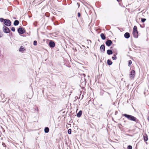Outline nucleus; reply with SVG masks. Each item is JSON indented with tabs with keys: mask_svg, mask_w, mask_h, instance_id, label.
I'll list each match as a JSON object with an SVG mask.
<instances>
[{
	"mask_svg": "<svg viewBox=\"0 0 149 149\" xmlns=\"http://www.w3.org/2000/svg\"><path fill=\"white\" fill-rule=\"evenodd\" d=\"M100 49L102 52H104L105 49L104 45H101L100 47Z\"/></svg>",
	"mask_w": 149,
	"mask_h": 149,
	"instance_id": "obj_8",
	"label": "nucleus"
},
{
	"mask_svg": "<svg viewBox=\"0 0 149 149\" xmlns=\"http://www.w3.org/2000/svg\"><path fill=\"white\" fill-rule=\"evenodd\" d=\"M133 34L135 38H137L138 37V32L137 31H133Z\"/></svg>",
	"mask_w": 149,
	"mask_h": 149,
	"instance_id": "obj_6",
	"label": "nucleus"
},
{
	"mask_svg": "<svg viewBox=\"0 0 149 149\" xmlns=\"http://www.w3.org/2000/svg\"><path fill=\"white\" fill-rule=\"evenodd\" d=\"M11 30L13 31V32H14L15 31V28L14 27H12L11 29Z\"/></svg>",
	"mask_w": 149,
	"mask_h": 149,
	"instance_id": "obj_27",
	"label": "nucleus"
},
{
	"mask_svg": "<svg viewBox=\"0 0 149 149\" xmlns=\"http://www.w3.org/2000/svg\"><path fill=\"white\" fill-rule=\"evenodd\" d=\"M77 4L78 5V7H79V4L78 3H77Z\"/></svg>",
	"mask_w": 149,
	"mask_h": 149,
	"instance_id": "obj_30",
	"label": "nucleus"
},
{
	"mask_svg": "<svg viewBox=\"0 0 149 149\" xmlns=\"http://www.w3.org/2000/svg\"><path fill=\"white\" fill-rule=\"evenodd\" d=\"M118 1H120L121 0H117Z\"/></svg>",
	"mask_w": 149,
	"mask_h": 149,
	"instance_id": "obj_32",
	"label": "nucleus"
},
{
	"mask_svg": "<svg viewBox=\"0 0 149 149\" xmlns=\"http://www.w3.org/2000/svg\"><path fill=\"white\" fill-rule=\"evenodd\" d=\"M130 33H126L124 34L125 37L126 38H128L130 37Z\"/></svg>",
	"mask_w": 149,
	"mask_h": 149,
	"instance_id": "obj_10",
	"label": "nucleus"
},
{
	"mask_svg": "<svg viewBox=\"0 0 149 149\" xmlns=\"http://www.w3.org/2000/svg\"><path fill=\"white\" fill-rule=\"evenodd\" d=\"M143 139L144 140L146 141L148 140V136L146 134H145L143 136Z\"/></svg>",
	"mask_w": 149,
	"mask_h": 149,
	"instance_id": "obj_11",
	"label": "nucleus"
},
{
	"mask_svg": "<svg viewBox=\"0 0 149 149\" xmlns=\"http://www.w3.org/2000/svg\"><path fill=\"white\" fill-rule=\"evenodd\" d=\"M117 113H118V111H116L115 112V115H116Z\"/></svg>",
	"mask_w": 149,
	"mask_h": 149,
	"instance_id": "obj_29",
	"label": "nucleus"
},
{
	"mask_svg": "<svg viewBox=\"0 0 149 149\" xmlns=\"http://www.w3.org/2000/svg\"><path fill=\"white\" fill-rule=\"evenodd\" d=\"M49 45L51 47H54L55 46V44L54 42L52 41H50L49 43Z\"/></svg>",
	"mask_w": 149,
	"mask_h": 149,
	"instance_id": "obj_9",
	"label": "nucleus"
},
{
	"mask_svg": "<svg viewBox=\"0 0 149 149\" xmlns=\"http://www.w3.org/2000/svg\"><path fill=\"white\" fill-rule=\"evenodd\" d=\"M19 23V22L18 21L16 20H15L14 23V25L15 26L17 25Z\"/></svg>",
	"mask_w": 149,
	"mask_h": 149,
	"instance_id": "obj_15",
	"label": "nucleus"
},
{
	"mask_svg": "<svg viewBox=\"0 0 149 149\" xmlns=\"http://www.w3.org/2000/svg\"><path fill=\"white\" fill-rule=\"evenodd\" d=\"M3 32L5 33H9L10 32L9 29L4 26L3 27Z\"/></svg>",
	"mask_w": 149,
	"mask_h": 149,
	"instance_id": "obj_4",
	"label": "nucleus"
},
{
	"mask_svg": "<svg viewBox=\"0 0 149 149\" xmlns=\"http://www.w3.org/2000/svg\"><path fill=\"white\" fill-rule=\"evenodd\" d=\"M49 129L48 127H45V133H47L49 132Z\"/></svg>",
	"mask_w": 149,
	"mask_h": 149,
	"instance_id": "obj_16",
	"label": "nucleus"
},
{
	"mask_svg": "<svg viewBox=\"0 0 149 149\" xmlns=\"http://www.w3.org/2000/svg\"><path fill=\"white\" fill-rule=\"evenodd\" d=\"M148 121H149V117L148 118Z\"/></svg>",
	"mask_w": 149,
	"mask_h": 149,
	"instance_id": "obj_31",
	"label": "nucleus"
},
{
	"mask_svg": "<svg viewBox=\"0 0 149 149\" xmlns=\"http://www.w3.org/2000/svg\"><path fill=\"white\" fill-rule=\"evenodd\" d=\"M4 20H5V19H3V18H0V21L1 22H4Z\"/></svg>",
	"mask_w": 149,
	"mask_h": 149,
	"instance_id": "obj_25",
	"label": "nucleus"
},
{
	"mask_svg": "<svg viewBox=\"0 0 149 149\" xmlns=\"http://www.w3.org/2000/svg\"><path fill=\"white\" fill-rule=\"evenodd\" d=\"M4 24L7 26H9L11 25V22L9 19H5Z\"/></svg>",
	"mask_w": 149,
	"mask_h": 149,
	"instance_id": "obj_2",
	"label": "nucleus"
},
{
	"mask_svg": "<svg viewBox=\"0 0 149 149\" xmlns=\"http://www.w3.org/2000/svg\"><path fill=\"white\" fill-rule=\"evenodd\" d=\"M82 113V111H80L79 112L77 113V116L78 117H80Z\"/></svg>",
	"mask_w": 149,
	"mask_h": 149,
	"instance_id": "obj_12",
	"label": "nucleus"
},
{
	"mask_svg": "<svg viewBox=\"0 0 149 149\" xmlns=\"http://www.w3.org/2000/svg\"><path fill=\"white\" fill-rule=\"evenodd\" d=\"M107 63L109 65H111L112 63V62L109 59L107 61Z\"/></svg>",
	"mask_w": 149,
	"mask_h": 149,
	"instance_id": "obj_17",
	"label": "nucleus"
},
{
	"mask_svg": "<svg viewBox=\"0 0 149 149\" xmlns=\"http://www.w3.org/2000/svg\"><path fill=\"white\" fill-rule=\"evenodd\" d=\"M132 147L131 146L129 145L127 147V149H132Z\"/></svg>",
	"mask_w": 149,
	"mask_h": 149,
	"instance_id": "obj_24",
	"label": "nucleus"
},
{
	"mask_svg": "<svg viewBox=\"0 0 149 149\" xmlns=\"http://www.w3.org/2000/svg\"><path fill=\"white\" fill-rule=\"evenodd\" d=\"M107 53L108 55H111L112 54V51L110 49H108L107 50Z\"/></svg>",
	"mask_w": 149,
	"mask_h": 149,
	"instance_id": "obj_13",
	"label": "nucleus"
},
{
	"mask_svg": "<svg viewBox=\"0 0 149 149\" xmlns=\"http://www.w3.org/2000/svg\"><path fill=\"white\" fill-rule=\"evenodd\" d=\"M68 133L69 134H70L71 133V130L69 129L68 130Z\"/></svg>",
	"mask_w": 149,
	"mask_h": 149,
	"instance_id": "obj_20",
	"label": "nucleus"
},
{
	"mask_svg": "<svg viewBox=\"0 0 149 149\" xmlns=\"http://www.w3.org/2000/svg\"><path fill=\"white\" fill-rule=\"evenodd\" d=\"M24 48L23 47L21 46L19 49V51H23V49H24Z\"/></svg>",
	"mask_w": 149,
	"mask_h": 149,
	"instance_id": "obj_19",
	"label": "nucleus"
},
{
	"mask_svg": "<svg viewBox=\"0 0 149 149\" xmlns=\"http://www.w3.org/2000/svg\"><path fill=\"white\" fill-rule=\"evenodd\" d=\"M37 44V42L35 40L33 42V45H36Z\"/></svg>",
	"mask_w": 149,
	"mask_h": 149,
	"instance_id": "obj_22",
	"label": "nucleus"
},
{
	"mask_svg": "<svg viewBox=\"0 0 149 149\" xmlns=\"http://www.w3.org/2000/svg\"><path fill=\"white\" fill-rule=\"evenodd\" d=\"M100 36L102 38V39L103 40H104L106 38V37L105 36H104V34L103 33H102L100 34Z\"/></svg>",
	"mask_w": 149,
	"mask_h": 149,
	"instance_id": "obj_14",
	"label": "nucleus"
},
{
	"mask_svg": "<svg viewBox=\"0 0 149 149\" xmlns=\"http://www.w3.org/2000/svg\"><path fill=\"white\" fill-rule=\"evenodd\" d=\"M112 41L110 40H108L106 42V45L108 46H109L112 43Z\"/></svg>",
	"mask_w": 149,
	"mask_h": 149,
	"instance_id": "obj_5",
	"label": "nucleus"
},
{
	"mask_svg": "<svg viewBox=\"0 0 149 149\" xmlns=\"http://www.w3.org/2000/svg\"><path fill=\"white\" fill-rule=\"evenodd\" d=\"M18 32L19 33L21 34H23L24 33V31L22 28H19L18 29Z\"/></svg>",
	"mask_w": 149,
	"mask_h": 149,
	"instance_id": "obj_7",
	"label": "nucleus"
},
{
	"mask_svg": "<svg viewBox=\"0 0 149 149\" xmlns=\"http://www.w3.org/2000/svg\"><path fill=\"white\" fill-rule=\"evenodd\" d=\"M114 56L112 57V58L113 60H116V57L115 55H114Z\"/></svg>",
	"mask_w": 149,
	"mask_h": 149,
	"instance_id": "obj_26",
	"label": "nucleus"
},
{
	"mask_svg": "<svg viewBox=\"0 0 149 149\" xmlns=\"http://www.w3.org/2000/svg\"><path fill=\"white\" fill-rule=\"evenodd\" d=\"M146 19L145 18H142L141 19V21L142 22H144L146 20Z\"/></svg>",
	"mask_w": 149,
	"mask_h": 149,
	"instance_id": "obj_23",
	"label": "nucleus"
},
{
	"mask_svg": "<svg viewBox=\"0 0 149 149\" xmlns=\"http://www.w3.org/2000/svg\"><path fill=\"white\" fill-rule=\"evenodd\" d=\"M80 16V13H78V17H79Z\"/></svg>",
	"mask_w": 149,
	"mask_h": 149,
	"instance_id": "obj_28",
	"label": "nucleus"
},
{
	"mask_svg": "<svg viewBox=\"0 0 149 149\" xmlns=\"http://www.w3.org/2000/svg\"><path fill=\"white\" fill-rule=\"evenodd\" d=\"M133 31H137V27L134 26L133 28Z\"/></svg>",
	"mask_w": 149,
	"mask_h": 149,
	"instance_id": "obj_18",
	"label": "nucleus"
},
{
	"mask_svg": "<svg viewBox=\"0 0 149 149\" xmlns=\"http://www.w3.org/2000/svg\"><path fill=\"white\" fill-rule=\"evenodd\" d=\"M135 74V71L134 70H132L130 73V77L131 79H133Z\"/></svg>",
	"mask_w": 149,
	"mask_h": 149,
	"instance_id": "obj_3",
	"label": "nucleus"
},
{
	"mask_svg": "<svg viewBox=\"0 0 149 149\" xmlns=\"http://www.w3.org/2000/svg\"><path fill=\"white\" fill-rule=\"evenodd\" d=\"M132 61L131 60H130L129 61L128 65L129 66L132 64Z\"/></svg>",
	"mask_w": 149,
	"mask_h": 149,
	"instance_id": "obj_21",
	"label": "nucleus"
},
{
	"mask_svg": "<svg viewBox=\"0 0 149 149\" xmlns=\"http://www.w3.org/2000/svg\"><path fill=\"white\" fill-rule=\"evenodd\" d=\"M122 115L125 116V117L127 118L128 119L130 120L135 121H136V118L133 116L130 115H127L126 114H123Z\"/></svg>",
	"mask_w": 149,
	"mask_h": 149,
	"instance_id": "obj_1",
	"label": "nucleus"
}]
</instances>
